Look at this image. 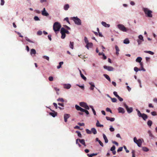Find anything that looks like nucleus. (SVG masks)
<instances>
[{"label": "nucleus", "instance_id": "1", "mask_svg": "<svg viewBox=\"0 0 157 157\" xmlns=\"http://www.w3.org/2000/svg\"><path fill=\"white\" fill-rule=\"evenodd\" d=\"M143 10L144 11L147 17H152V11L151 10H149L147 8L144 7L143 8Z\"/></svg>", "mask_w": 157, "mask_h": 157}, {"label": "nucleus", "instance_id": "2", "mask_svg": "<svg viewBox=\"0 0 157 157\" xmlns=\"http://www.w3.org/2000/svg\"><path fill=\"white\" fill-rule=\"evenodd\" d=\"M61 27V25L58 22H55L53 26V29L55 32L59 31Z\"/></svg>", "mask_w": 157, "mask_h": 157}, {"label": "nucleus", "instance_id": "3", "mask_svg": "<svg viewBox=\"0 0 157 157\" xmlns=\"http://www.w3.org/2000/svg\"><path fill=\"white\" fill-rule=\"evenodd\" d=\"M75 108L78 111H80L82 112H84L87 115L89 114V112L88 110L82 108L81 107L77 105H75Z\"/></svg>", "mask_w": 157, "mask_h": 157}, {"label": "nucleus", "instance_id": "4", "mask_svg": "<svg viewBox=\"0 0 157 157\" xmlns=\"http://www.w3.org/2000/svg\"><path fill=\"white\" fill-rule=\"evenodd\" d=\"M71 19L74 21L76 24L78 25H81V20L77 17H74Z\"/></svg>", "mask_w": 157, "mask_h": 157}, {"label": "nucleus", "instance_id": "5", "mask_svg": "<svg viewBox=\"0 0 157 157\" xmlns=\"http://www.w3.org/2000/svg\"><path fill=\"white\" fill-rule=\"evenodd\" d=\"M117 27L120 30L124 32H126L128 30L127 28L125 27L123 25H117Z\"/></svg>", "mask_w": 157, "mask_h": 157}, {"label": "nucleus", "instance_id": "6", "mask_svg": "<svg viewBox=\"0 0 157 157\" xmlns=\"http://www.w3.org/2000/svg\"><path fill=\"white\" fill-rule=\"evenodd\" d=\"M133 140L134 142L137 144L138 146L141 147L142 144V141L141 139H139L137 140L136 138L135 137L134 138Z\"/></svg>", "mask_w": 157, "mask_h": 157}, {"label": "nucleus", "instance_id": "7", "mask_svg": "<svg viewBox=\"0 0 157 157\" xmlns=\"http://www.w3.org/2000/svg\"><path fill=\"white\" fill-rule=\"evenodd\" d=\"M79 105L81 106L84 108L86 109L89 110L90 109L89 107L85 102H80L79 103Z\"/></svg>", "mask_w": 157, "mask_h": 157}, {"label": "nucleus", "instance_id": "8", "mask_svg": "<svg viewBox=\"0 0 157 157\" xmlns=\"http://www.w3.org/2000/svg\"><path fill=\"white\" fill-rule=\"evenodd\" d=\"M124 106L126 109L128 113H130L132 112L133 111L132 108L130 107L129 108L128 106L125 104H124Z\"/></svg>", "mask_w": 157, "mask_h": 157}, {"label": "nucleus", "instance_id": "9", "mask_svg": "<svg viewBox=\"0 0 157 157\" xmlns=\"http://www.w3.org/2000/svg\"><path fill=\"white\" fill-rule=\"evenodd\" d=\"M103 67L105 69H107L109 71H112L113 70V68L111 66H108L106 65H104Z\"/></svg>", "mask_w": 157, "mask_h": 157}, {"label": "nucleus", "instance_id": "10", "mask_svg": "<svg viewBox=\"0 0 157 157\" xmlns=\"http://www.w3.org/2000/svg\"><path fill=\"white\" fill-rule=\"evenodd\" d=\"M42 14L43 16H48L49 15V14L46 12L45 9L44 8L43 10L42 11Z\"/></svg>", "mask_w": 157, "mask_h": 157}, {"label": "nucleus", "instance_id": "11", "mask_svg": "<svg viewBox=\"0 0 157 157\" xmlns=\"http://www.w3.org/2000/svg\"><path fill=\"white\" fill-rule=\"evenodd\" d=\"M51 110L53 112H50L49 113V115L52 116L53 117H55L57 116V113L54 110H52L51 109Z\"/></svg>", "mask_w": 157, "mask_h": 157}, {"label": "nucleus", "instance_id": "12", "mask_svg": "<svg viewBox=\"0 0 157 157\" xmlns=\"http://www.w3.org/2000/svg\"><path fill=\"white\" fill-rule=\"evenodd\" d=\"M70 117V116L69 114H65L64 115V118L65 122H67V120Z\"/></svg>", "mask_w": 157, "mask_h": 157}, {"label": "nucleus", "instance_id": "13", "mask_svg": "<svg viewBox=\"0 0 157 157\" xmlns=\"http://www.w3.org/2000/svg\"><path fill=\"white\" fill-rule=\"evenodd\" d=\"M93 44L92 43H89L86 44V48L87 49H89V48H92L93 47Z\"/></svg>", "mask_w": 157, "mask_h": 157}, {"label": "nucleus", "instance_id": "14", "mask_svg": "<svg viewBox=\"0 0 157 157\" xmlns=\"http://www.w3.org/2000/svg\"><path fill=\"white\" fill-rule=\"evenodd\" d=\"M61 31L63 32L65 34L67 33V34H69L70 33L69 32L68 30H66L63 28H61Z\"/></svg>", "mask_w": 157, "mask_h": 157}, {"label": "nucleus", "instance_id": "15", "mask_svg": "<svg viewBox=\"0 0 157 157\" xmlns=\"http://www.w3.org/2000/svg\"><path fill=\"white\" fill-rule=\"evenodd\" d=\"M71 86V85L70 84H64L63 85V87L64 88L67 89H70Z\"/></svg>", "mask_w": 157, "mask_h": 157}, {"label": "nucleus", "instance_id": "16", "mask_svg": "<svg viewBox=\"0 0 157 157\" xmlns=\"http://www.w3.org/2000/svg\"><path fill=\"white\" fill-rule=\"evenodd\" d=\"M118 110L119 112L120 113H124L125 112L124 109L121 107H119L118 108Z\"/></svg>", "mask_w": 157, "mask_h": 157}, {"label": "nucleus", "instance_id": "17", "mask_svg": "<svg viewBox=\"0 0 157 157\" xmlns=\"http://www.w3.org/2000/svg\"><path fill=\"white\" fill-rule=\"evenodd\" d=\"M101 24L104 26L106 27H110V25L107 24L105 22L102 21L101 22Z\"/></svg>", "mask_w": 157, "mask_h": 157}, {"label": "nucleus", "instance_id": "18", "mask_svg": "<svg viewBox=\"0 0 157 157\" xmlns=\"http://www.w3.org/2000/svg\"><path fill=\"white\" fill-rule=\"evenodd\" d=\"M141 117H142L144 120L145 121L147 118L148 116L146 114L143 113Z\"/></svg>", "mask_w": 157, "mask_h": 157}, {"label": "nucleus", "instance_id": "19", "mask_svg": "<svg viewBox=\"0 0 157 157\" xmlns=\"http://www.w3.org/2000/svg\"><path fill=\"white\" fill-rule=\"evenodd\" d=\"M106 118L107 120L110 121H113L115 120L114 118L110 117H106Z\"/></svg>", "mask_w": 157, "mask_h": 157}, {"label": "nucleus", "instance_id": "20", "mask_svg": "<svg viewBox=\"0 0 157 157\" xmlns=\"http://www.w3.org/2000/svg\"><path fill=\"white\" fill-rule=\"evenodd\" d=\"M89 84L91 86L90 88V89L91 90H93L94 88L95 87V86L92 82H89Z\"/></svg>", "mask_w": 157, "mask_h": 157}, {"label": "nucleus", "instance_id": "21", "mask_svg": "<svg viewBox=\"0 0 157 157\" xmlns=\"http://www.w3.org/2000/svg\"><path fill=\"white\" fill-rule=\"evenodd\" d=\"M115 48L116 50V53L117 55H118L119 54V52L120 51V50L118 46L117 45H115Z\"/></svg>", "mask_w": 157, "mask_h": 157}, {"label": "nucleus", "instance_id": "22", "mask_svg": "<svg viewBox=\"0 0 157 157\" xmlns=\"http://www.w3.org/2000/svg\"><path fill=\"white\" fill-rule=\"evenodd\" d=\"M36 52L35 49H31L30 54L32 56L33 54L35 55L36 54Z\"/></svg>", "mask_w": 157, "mask_h": 157}, {"label": "nucleus", "instance_id": "23", "mask_svg": "<svg viewBox=\"0 0 157 157\" xmlns=\"http://www.w3.org/2000/svg\"><path fill=\"white\" fill-rule=\"evenodd\" d=\"M142 60V58L141 57H139L137 58L136 59V62H139L140 63H142L141 61Z\"/></svg>", "mask_w": 157, "mask_h": 157}, {"label": "nucleus", "instance_id": "24", "mask_svg": "<svg viewBox=\"0 0 157 157\" xmlns=\"http://www.w3.org/2000/svg\"><path fill=\"white\" fill-rule=\"evenodd\" d=\"M80 75L82 78L84 80H86V77H85L84 75L82 73L81 71L79 70Z\"/></svg>", "mask_w": 157, "mask_h": 157}, {"label": "nucleus", "instance_id": "25", "mask_svg": "<svg viewBox=\"0 0 157 157\" xmlns=\"http://www.w3.org/2000/svg\"><path fill=\"white\" fill-rule=\"evenodd\" d=\"M91 132L94 134H96L97 133V131H96V129L94 128H92L91 129Z\"/></svg>", "mask_w": 157, "mask_h": 157}, {"label": "nucleus", "instance_id": "26", "mask_svg": "<svg viewBox=\"0 0 157 157\" xmlns=\"http://www.w3.org/2000/svg\"><path fill=\"white\" fill-rule=\"evenodd\" d=\"M96 125L98 127H103V125L100 124L99 121L98 120L96 124Z\"/></svg>", "mask_w": 157, "mask_h": 157}, {"label": "nucleus", "instance_id": "27", "mask_svg": "<svg viewBox=\"0 0 157 157\" xmlns=\"http://www.w3.org/2000/svg\"><path fill=\"white\" fill-rule=\"evenodd\" d=\"M104 76L105 77V78L107 79L110 82H111V79L109 77V76L106 74H104Z\"/></svg>", "mask_w": 157, "mask_h": 157}, {"label": "nucleus", "instance_id": "28", "mask_svg": "<svg viewBox=\"0 0 157 157\" xmlns=\"http://www.w3.org/2000/svg\"><path fill=\"white\" fill-rule=\"evenodd\" d=\"M103 138L105 140V143H107L108 142V140L106 136L104 134H103Z\"/></svg>", "mask_w": 157, "mask_h": 157}, {"label": "nucleus", "instance_id": "29", "mask_svg": "<svg viewBox=\"0 0 157 157\" xmlns=\"http://www.w3.org/2000/svg\"><path fill=\"white\" fill-rule=\"evenodd\" d=\"M69 7V5L68 4H66L64 6V9L65 10H68Z\"/></svg>", "mask_w": 157, "mask_h": 157}, {"label": "nucleus", "instance_id": "30", "mask_svg": "<svg viewBox=\"0 0 157 157\" xmlns=\"http://www.w3.org/2000/svg\"><path fill=\"white\" fill-rule=\"evenodd\" d=\"M60 33L62 34V36H61V38L63 39H64L66 36V34L64 33H63L62 31H60Z\"/></svg>", "mask_w": 157, "mask_h": 157}, {"label": "nucleus", "instance_id": "31", "mask_svg": "<svg viewBox=\"0 0 157 157\" xmlns=\"http://www.w3.org/2000/svg\"><path fill=\"white\" fill-rule=\"evenodd\" d=\"M144 52L145 53H148L150 54L151 55H153L154 54V53L153 52H151V51H144Z\"/></svg>", "mask_w": 157, "mask_h": 157}, {"label": "nucleus", "instance_id": "32", "mask_svg": "<svg viewBox=\"0 0 157 157\" xmlns=\"http://www.w3.org/2000/svg\"><path fill=\"white\" fill-rule=\"evenodd\" d=\"M136 111H137V115L139 117H141V116H142V114L141 113L140 111L138 110V109H136Z\"/></svg>", "mask_w": 157, "mask_h": 157}, {"label": "nucleus", "instance_id": "33", "mask_svg": "<svg viewBox=\"0 0 157 157\" xmlns=\"http://www.w3.org/2000/svg\"><path fill=\"white\" fill-rule=\"evenodd\" d=\"M141 67V69H140V70H142L144 71H145V69L143 67V63H140V64Z\"/></svg>", "mask_w": 157, "mask_h": 157}, {"label": "nucleus", "instance_id": "34", "mask_svg": "<svg viewBox=\"0 0 157 157\" xmlns=\"http://www.w3.org/2000/svg\"><path fill=\"white\" fill-rule=\"evenodd\" d=\"M123 42L125 44H128L129 43V41L128 39L126 38L124 40Z\"/></svg>", "mask_w": 157, "mask_h": 157}, {"label": "nucleus", "instance_id": "35", "mask_svg": "<svg viewBox=\"0 0 157 157\" xmlns=\"http://www.w3.org/2000/svg\"><path fill=\"white\" fill-rule=\"evenodd\" d=\"M63 62H61L59 63V65L57 67V68L59 69L61 67V65L63 64Z\"/></svg>", "mask_w": 157, "mask_h": 157}, {"label": "nucleus", "instance_id": "36", "mask_svg": "<svg viewBox=\"0 0 157 157\" xmlns=\"http://www.w3.org/2000/svg\"><path fill=\"white\" fill-rule=\"evenodd\" d=\"M25 39L26 41H28V42H29L32 43H35L34 41L30 40L27 37H25Z\"/></svg>", "mask_w": 157, "mask_h": 157}, {"label": "nucleus", "instance_id": "37", "mask_svg": "<svg viewBox=\"0 0 157 157\" xmlns=\"http://www.w3.org/2000/svg\"><path fill=\"white\" fill-rule=\"evenodd\" d=\"M152 121L151 120H149L147 122V124L148 126L150 127L151 126L152 124Z\"/></svg>", "mask_w": 157, "mask_h": 157}, {"label": "nucleus", "instance_id": "38", "mask_svg": "<svg viewBox=\"0 0 157 157\" xmlns=\"http://www.w3.org/2000/svg\"><path fill=\"white\" fill-rule=\"evenodd\" d=\"M148 133L149 134V136L150 137H151L152 138L154 137V136L152 135V133L150 131V130L148 131Z\"/></svg>", "mask_w": 157, "mask_h": 157}, {"label": "nucleus", "instance_id": "39", "mask_svg": "<svg viewBox=\"0 0 157 157\" xmlns=\"http://www.w3.org/2000/svg\"><path fill=\"white\" fill-rule=\"evenodd\" d=\"M142 150L144 151H149L148 149L146 147H143L142 148Z\"/></svg>", "mask_w": 157, "mask_h": 157}, {"label": "nucleus", "instance_id": "40", "mask_svg": "<svg viewBox=\"0 0 157 157\" xmlns=\"http://www.w3.org/2000/svg\"><path fill=\"white\" fill-rule=\"evenodd\" d=\"M73 45H74V43L73 42H70V47L72 49H73Z\"/></svg>", "mask_w": 157, "mask_h": 157}, {"label": "nucleus", "instance_id": "41", "mask_svg": "<svg viewBox=\"0 0 157 157\" xmlns=\"http://www.w3.org/2000/svg\"><path fill=\"white\" fill-rule=\"evenodd\" d=\"M76 132L77 133L78 136V137L80 138L82 137V135L80 132L77 131Z\"/></svg>", "mask_w": 157, "mask_h": 157}, {"label": "nucleus", "instance_id": "42", "mask_svg": "<svg viewBox=\"0 0 157 157\" xmlns=\"http://www.w3.org/2000/svg\"><path fill=\"white\" fill-rule=\"evenodd\" d=\"M79 142L82 144H84L85 142V140L84 139H79Z\"/></svg>", "mask_w": 157, "mask_h": 157}, {"label": "nucleus", "instance_id": "43", "mask_svg": "<svg viewBox=\"0 0 157 157\" xmlns=\"http://www.w3.org/2000/svg\"><path fill=\"white\" fill-rule=\"evenodd\" d=\"M111 99L112 101L113 102H115L117 101V100L116 98H111Z\"/></svg>", "mask_w": 157, "mask_h": 157}, {"label": "nucleus", "instance_id": "44", "mask_svg": "<svg viewBox=\"0 0 157 157\" xmlns=\"http://www.w3.org/2000/svg\"><path fill=\"white\" fill-rule=\"evenodd\" d=\"M84 41L86 44L89 43L87 38L86 37H84Z\"/></svg>", "mask_w": 157, "mask_h": 157}, {"label": "nucleus", "instance_id": "45", "mask_svg": "<svg viewBox=\"0 0 157 157\" xmlns=\"http://www.w3.org/2000/svg\"><path fill=\"white\" fill-rule=\"evenodd\" d=\"M86 132L88 134H90L91 133V131L90 130L88 129H87L86 130Z\"/></svg>", "mask_w": 157, "mask_h": 157}, {"label": "nucleus", "instance_id": "46", "mask_svg": "<svg viewBox=\"0 0 157 157\" xmlns=\"http://www.w3.org/2000/svg\"><path fill=\"white\" fill-rule=\"evenodd\" d=\"M57 101H61L63 102L64 101L63 98H59L57 99Z\"/></svg>", "mask_w": 157, "mask_h": 157}, {"label": "nucleus", "instance_id": "47", "mask_svg": "<svg viewBox=\"0 0 157 157\" xmlns=\"http://www.w3.org/2000/svg\"><path fill=\"white\" fill-rule=\"evenodd\" d=\"M134 70L136 72H137L139 71H140V69H139L137 67H135L134 68Z\"/></svg>", "mask_w": 157, "mask_h": 157}, {"label": "nucleus", "instance_id": "48", "mask_svg": "<svg viewBox=\"0 0 157 157\" xmlns=\"http://www.w3.org/2000/svg\"><path fill=\"white\" fill-rule=\"evenodd\" d=\"M135 151L134 150H132V157H135Z\"/></svg>", "mask_w": 157, "mask_h": 157}, {"label": "nucleus", "instance_id": "49", "mask_svg": "<svg viewBox=\"0 0 157 157\" xmlns=\"http://www.w3.org/2000/svg\"><path fill=\"white\" fill-rule=\"evenodd\" d=\"M34 19L35 21H39L40 20L39 17L36 16H35L34 17Z\"/></svg>", "mask_w": 157, "mask_h": 157}, {"label": "nucleus", "instance_id": "50", "mask_svg": "<svg viewBox=\"0 0 157 157\" xmlns=\"http://www.w3.org/2000/svg\"><path fill=\"white\" fill-rule=\"evenodd\" d=\"M139 38L140 40H141L142 41H143L144 40H143V36H142V35H140L139 36Z\"/></svg>", "mask_w": 157, "mask_h": 157}, {"label": "nucleus", "instance_id": "51", "mask_svg": "<svg viewBox=\"0 0 157 157\" xmlns=\"http://www.w3.org/2000/svg\"><path fill=\"white\" fill-rule=\"evenodd\" d=\"M115 147L114 145H113L111 148L110 150L111 151H113L115 150Z\"/></svg>", "mask_w": 157, "mask_h": 157}, {"label": "nucleus", "instance_id": "52", "mask_svg": "<svg viewBox=\"0 0 157 157\" xmlns=\"http://www.w3.org/2000/svg\"><path fill=\"white\" fill-rule=\"evenodd\" d=\"M151 114L153 116H156L157 115L156 112L155 111H153L151 112Z\"/></svg>", "mask_w": 157, "mask_h": 157}, {"label": "nucleus", "instance_id": "53", "mask_svg": "<svg viewBox=\"0 0 157 157\" xmlns=\"http://www.w3.org/2000/svg\"><path fill=\"white\" fill-rule=\"evenodd\" d=\"M114 129L112 127V126H110V127L109 128V130L111 132H113L114 131Z\"/></svg>", "mask_w": 157, "mask_h": 157}, {"label": "nucleus", "instance_id": "54", "mask_svg": "<svg viewBox=\"0 0 157 157\" xmlns=\"http://www.w3.org/2000/svg\"><path fill=\"white\" fill-rule=\"evenodd\" d=\"M122 149H123V147H120L118 148V149L117 150V151L118 152L121 151H122Z\"/></svg>", "mask_w": 157, "mask_h": 157}, {"label": "nucleus", "instance_id": "55", "mask_svg": "<svg viewBox=\"0 0 157 157\" xmlns=\"http://www.w3.org/2000/svg\"><path fill=\"white\" fill-rule=\"evenodd\" d=\"M106 110L107 112H109L110 113H112V112L111 110L109 108H106Z\"/></svg>", "mask_w": 157, "mask_h": 157}, {"label": "nucleus", "instance_id": "56", "mask_svg": "<svg viewBox=\"0 0 157 157\" xmlns=\"http://www.w3.org/2000/svg\"><path fill=\"white\" fill-rule=\"evenodd\" d=\"M42 33V32L41 31H38L37 32V34L38 35H40Z\"/></svg>", "mask_w": 157, "mask_h": 157}, {"label": "nucleus", "instance_id": "57", "mask_svg": "<svg viewBox=\"0 0 157 157\" xmlns=\"http://www.w3.org/2000/svg\"><path fill=\"white\" fill-rule=\"evenodd\" d=\"M43 58L44 59H46L47 60H48V61L49 60V57L47 56H43Z\"/></svg>", "mask_w": 157, "mask_h": 157}, {"label": "nucleus", "instance_id": "58", "mask_svg": "<svg viewBox=\"0 0 157 157\" xmlns=\"http://www.w3.org/2000/svg\"><path fill=\"white\" fill-rule=\"evenodd\" d=\"M114 95L116 97H117L119 95L117 94V92L114 91L113 93Z\"/></svg>", "mask_w": 157, "mask_h": 157}, {"label": "nucleus", "instance_id": "59", "mask_svg": "<svg viewBox=\"0 0 157 157\" xmlns=\"http://www.w3.org/2000/svg\"><path fill=\"white\" fill-rule=\"evenodd\" d=\"M5 3L4 0H1V6H3Z\"/></svg>", "mask_w": 157, "mask_h": 157}, {"label": "nucleus", "instance_id": "60", "mask_svg": "<svg viewBox=\"0 0 157 157\" xmlns=\"http://www.w3.org/2000/svg\"><path fill=\"white\" fill-rule=\"evenodd\" d=\"M48 79L50 81H52L53 80V78L52 76H50L49 77Z\"/></svg>", "mask_w": 157, "mask_h": 157}, {"label": "nucleus", "instance_id": "61", "mask_svg": "<svg viewBox=\"0 0 157 157\" xmlns=\"http://www.w3.org/2000/svg\"><path fill=\"white\" fill-rule=\"evenodd\" d=\"M124 147L127 153H128L129 152V151L127 149L126 147L125 146H124Z\"/></svg>", "mask_w": 157, "mask_h": 157}, {"label": "nucleus", "instance_id": "62", "mask_svg": "<svg viewBox=\"0 0 157 157\" xmlns=\"http://www.w3.org/2000/svg\"><path fill=\"white\" fill-rule=\"evenodd\" d=\"M118 99L120 101H123V99L121 98L119 96L117 97Z\"/></svg>", "mask_w": 157, "mask_h": 157}, {"label": "nucleus", "instance_id": "63", "mask_svg": "<svg viewBox=\"0 0 157 157\" xmlns=\"http://www.w3.org/2000/svg\"><path fill=\"white\" fill-rule=\"evenodd\" d=\"M64 20L66 21L69 24H70L68 17H67L65 18L64 19Z\"/></svg>", "mask_w": 157, "mask_h": 157}, {"label": "nucleus", "instance_id": "64", "mask_svg": "<svg viewBox=\"0 0 157 157\" xmlns=\"http://www.w3.org/2000/svg\"><path fill=\"white\" fill-rule=\"evenodd\" d=\"M100 144L101 146L102 147H103L104 145L102 143L100 140H99V141L98 142Z\"/></svg>", "mask_w": 157, "mask_h": 157}]
</instances>
